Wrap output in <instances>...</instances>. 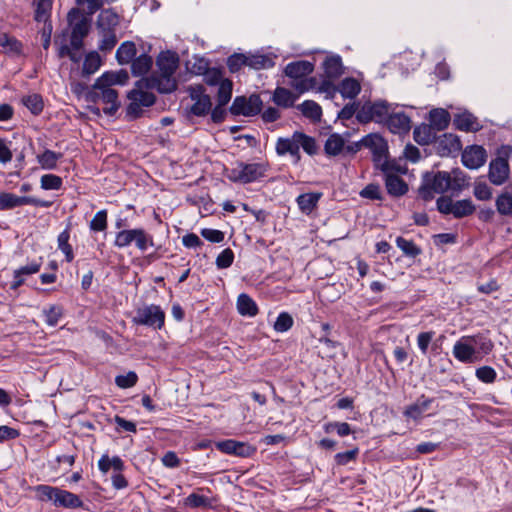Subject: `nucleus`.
Here are the masks:
<instances>
[{"label":"nucleus","mask_w":512,"mask_h":512,"mask_svg":"<svg viewBox=\"0 0 512 512\" xmlns=\"http://www.w3.org/2000/svg\"><path fill=\"white\" fill-rule=\"evenodd\" d=\"M466 186V175L459 169H455L451 173L431 171L423 175L418 194L424 201H430L435 194H443L447 191L459 192Z\"/></svg>","instance_id":"nucleus-1"},{"label":"nucleus","mask_w":512,"mask_h":512,"mask_svg":"<svg viewBox=\"0 0 512 512\" xmlns=\"http://www.w3.org/2000/svg\"><path fill=\"white\" fill-rule=\"evenodd\" d=\"M158 73L149 78H142L138 85L146 89H157L160 93H171L177 89L175 72L179 66V57L171 51L161 52L157 57Z\"/></svg>","instance_id":"nucleus-2"},{"label":"nucleus","mask_w":512,"mask_h":512,"mask_svg":"<svg viewBox=\"0 0 512 512\" xmlns=\"http://www.w3.org/2000/svg\"><path fill=\"white\" fill-rule=\"evenodd\" d=\"M300 148L311 156L318 151L316 140L300 131H295L290 137H279L275 145L277 155L289 154L294 164H298L301 160Z\"/></svg>","instance_id":"nucleus-3"},{"label":"nucleus","mask_w":512,"mask_h":512,"mask_svg":"<svg viewBox=\"0 0 512 512\" xmlns=\"http://www.w3.org/2000/svg\"><path fill=\"white\" fill-rule=\"evenodd\" d=\"M268 169L269 165L266 162L245 163L237 161L226 170V177L234 183L249 184L265 177Z\"/></svg>","instance_id":"nucleus-4"},{"label":"nucleus","mask_w":512,"mask_h":512,"mask_svg":"<svg viewBox=\"0 0 512 512\" xmlns=\"http://www.w3.org/2000/svg\"><path fill=\"white\" fill-rule=\"evenodd\" d=\"M313 70V63L300 60L287 64L284 72L287 77L294 80L291 86L299 93H304L310 89H314L317 85V79L315 77L306 78Z\"/></svg>","instance_id":"nucleus-5"},{"label":"nucleus","mask_w":512,"mask_h":512,"mask_svg":"<svg viewBox=\"0 0 512 512\" xmlns=\"http://www.w3.org/2000/svg\"><path fill=\"white\" fill-rule=\"evenodd\" d=\"M361 146L368 148L373 155L375 166L380 170H390L391 163L395 162L388 158L387 141L378 133H370L356 143V150Z\"/></svg>","instance_id":"nucleus-6"},{"label":"nucleus","mask_w":512,"mask_h":512,"mask_svg":"<svg viewBox=\"0 0 512 512\" xmlns=\"http://www.w3.org/2000/svg\"><path fill=\"white\" fill-rule=\"evenodd\" d=\"M132 243L141 252H145L148 248L155 246L153 236L143 228L123 229L116 233L115 247L123 249Z\"/></svg>","instance_id":"nucleus-7"},{"label":"nucleus","mask_w":512,"mask_h":512,"mask_svg":"<svg viewBox=\"0 0 512 512\" xmlns=\"http://www.w3.org/2000/svg\"><path fill=\"white\" fill-rule=\"evenodd\" d=\"M393 109V104L386 100H377L374 102H365L358 110L356 119L359 123L367 124L375 122L385 124V121Z\"/></svg>","instance_id":"nucleus-8"},{"label":"nucleus","mask_w":512,"mask_h":512,"mask_svg":"<svg viewBox=\"0 0 512 512\" xmlns=\"http://www.w3.org/2000/svg\"><path fill=\"white\" fill-rule=\"evenodd\" d=\"M511 153V147L503 146L498 151L496 158L489 163L488 179L495 186H501L507 182L510 175L508 158Z\"/></svg>","instance_id":"nucleus-9"},{"label":"nucleus","mask_w":512,"mask_h":512,"mask_svg":"<svg viewBox=\"0 0 512 512\" xmlns=\"http://www.w3.org/2000/svg\"><path fill=\"white\" fill-rule=\"evenodd\" d=\"M132 322L153 329H161L165 322V312L158 305H146L136 310Z\"/></svg>","instance_id":"nucleus-10"},{"label":"nucleus","mask_w":512,"mask_h":512,"mask_svg":"<svg viewBox=\"0 0 512 512\" xmlns=\"http://www.w3.org/2000/svg\"><path fill=\"white\" fill-rule=\"evenodd\" d=\"M23 205L47 208L51 206V202L31 196H17L9 192L0 193V211L11 210Z\"/></svg>","instance_id":"nucleus-11"},{"label":"nucleus","mask_w":512,"mask_h":512,"mask_svg":"<svg viewBox=\"0 0 512 512\" xmlns=\"http://www.w3.org/2000/svg\"><path fill=\"white\" fill-rule=\"evenodd\" d=\"M390 165V170H381L384 173L386 190L393 197H401L408 191L407 183L397 175L398 172H403V170L396 162Z\"/></svg>","instance_id":"nucleus-12"},{"label":"nucleus","mask_w":512,"mask_h":512,"mask_svg":"<svg viewBox=\"0 0 512 512\" xmlns=\"http://www.w3.org/2000/svg\"><path fill=\"white\" fill-rule=\"evenodd\" d=\"M261 108L262 100L260 96L257 94H252L248 98L245 96H237L230 107V112L233 115H243L249 117L260 113Z\"/></svg>","instance_id":"nucleus-13"},{"label":"nucleus","mask_w":512,"mask_h":512,"mask_svg":"<svg viewBox=\"0 0 512 512\" xmlns=\"http://www.w3.org/2000/svg\"><path fill=\"white\" fill-rule=\"evenodd\" d=\"M89 97L93 102L102 101L108 105L103 109L106 115H114L120 107L118 92L111 87L93 88Z\"/></svg>","instance_id":"nucleus-14"},{"label":"nucleus","mask_w":512,"mask_h":512,"mask_svg":"<svg viewBox=\"0 0 512 512\" xmlns=\"http://www.w3.org/2000/svg\"><path fill=\"white\" fill-rule=\"evenodd\" d=\"M215 447L223 453L239 457H250L256 451V448L250 444L233 439L218 441L215 443Z\"/></svg>","instance_id":"nucleus-15"},{"label":"nucleus","mask_w":512,"mask_h":512,"mask_svg":"<svg viewBox=\"0 0 512 512\" xmlns=\"http://www.w3.org/2000/svg\"><path fill=\"white\" fill-rule=\"evenodd\" d=\"M461 160L463 165L468 169H478L485 164L487 152L482 146L471 145L464 149Z\"/></svg>","instance_id":"nucleus-16"},{"label":"nucleus","mask_w":512,"mask_h":512,"mask_svg":"<svg viewBox=\"0 0 512 512\" xmlns=\"http://www.w3.org/2000/svg\"><path fill=\"white\" fill-rule=\"evenodd\" d=\"M397 105L393 104V109L390 111L385 124L388 129L394 134H404L411 129V119L404 112H395Z\"/></svg>","instance_id":"nucleus-17"},{"label":"nucleus","mask_w":512,"mask_h":512,"mask_svg":"<svg viewBox=\"0 0 512 512\" xmlns=\"http://www.w3.org/2000/svg\"><path fill=\"white\" fill-rule=\"evenodd\" d=\"M436 148L441 156H448L461 149V142L458 136L445 133L436 141Z\"/></svg>","instance_id":"nucleus-18"},{"label":"nucleus","mask_w":512,"mask_h":512,"mask_svg":"<svg viewBox=\"0 0 512 512\" xmlns=\"http://www.w3.org/2000/svg\"><path fill=\"white\" fill-rule=\"evenodd\" d=\"M453 355L457 360L463 363H471L478 360V357L474 355V350L467 336L462 337L454 344Z\"/></svg>","instance_id":"nucleus-19"},{"label":"nucleus","mask_w":512,"mask_h":512,"mask_svg":"<svg viewBox=\"0 0 512 512\" xmlns=\"http://www.w3.org/2000/svg\"><path fill=\"white\" fill-rule=\"evenodd\" d=\"M129 79L127 71L120 70L118 72H105L100 76L95 83L93 88H105L111 87L112 85H124Z\"/></svg>","instance_id":"nucleus-20"},{"label":"nucleus","mask_w":512,"mask_h":512,"mask_svg":"<svg viewBox=\"0 0 512 512\" xmlns=\"http://www.w3.org/2000/svg\"><path fill=\"white\" fill-rule=\"evenodd\" d=\"M57 497L55 498V506L64 508H81L83 501L74 493L57 487Z\"/></svg>","instance_id":"nucleus-21"},{"label":"nucleus","mask_w":512,"mask_h":512,"mask_svg":"<svg viewBox=\"0 0 512 512\" xmlns=\"http://www.w3.org/2000/svg\"><path fill=\"white\" fill-rule=\"evenodd\" d=\"M451 121L448 111L442 108H436L429 113V126L435 131L445 130Z\"/></svg>","instance_id":"nucleus-22"},{"label":"nucleus","mask_w":512,"mask_h":512,"mask_svg":"<svg viewBox=\"0 0 512 512\" xmlns=\"http://www.w3.org/2000/svg\"><path fill=\"white\" fill-rule=\"evenodd\" d=\"M432 402L433 399L421 396L415 403L407 406L403 414L407 418L418 420L421 418L422 414L428 410Z\"/></svg>","instance_id":"nucleus-23"},{"label":"nucleus","mask_w":512,"mask_h":512,"mask_svg":"<svg viewBox=\"0 0 512 512\" xmlns=\"http://www.w3.org/2000/svg\"><path fill=\"white\" fill-rule=\"evenodd\" d=\"M325 77L337 79L343 74L341 57L338 55L329 56L323 62Z\"/></svg>","instance_id":"nucleus-24"},{"label":"nucleus","mask_w":512,"mask_h":512,"mask_svg":"<svg viewBox=\"0 0 512 512\" xmlns=\"http://www.w3.org/2000/svg\"><path fill=\"white\" fill-rule=\"evenodd\" d=\"M473 350L474 355L478 357V359L481 357V355H487L489 354L493 349V343L492 341L482 335H475V336H467Z\"/></svg>","instance_id":"nucleus-25"},{"label":"nucleus","mask_w":512,"mask_h":512,"mask_svg":"<svg viewBox=\"0 0 512 512\" xmlns=\"http://www.w3.org/2000/svg\"><path fill=\"white\" fill-rule=\"evenodd\" d=\"M119 24V15L113 9H104L97 18L99 30H115Z\"/></svg>","instance_id":"nucleus-26"},{"label":"nucleus","mask_w":512,"mask_h":512,"mask_svg":"<svg viewBox=\"0 0 512 512\" xmlns=\"http://www.w3.org/2000/svg\"><path fill=\"white\" fill-rule=\"evenodd\" d=\"M238 313L246 317H254L258 314L256 302L247 294L242 293L237 298Z\"/></svg>","instance_id":"nucleus-27"},{"label":"nucleus","mask_w":512,"mask_h":512,"mask_svg":"<svg viewBox=\"0 0 512 512\" xmlns=\"http://www.w3.org/2000/svg\"><path fill=\"white\" fill-rule=\"evenodd\" d=\"M321 197L322 193L320 192L304 193L297 197L296 202L303 213L310 214L317 206Z\"/></svg>","instance_id":"nucleus-28"},{"label":"nucleus","mask_w":512,"mask_h":512,"mask_svg":"<svg viewBox=\"0 0 512 512\" xmlns=\"http://www.w3.org/2000/svg\"><path fill=\"white\" fill-rule=\"evenodd\" d=\"M136 86H137V89L130 91L128 94V98L131 101L138 102V104L140 106H144V107L152 106L156 101L155 95L151 92L144 91L143 88H146L145 85H142V87H140L137 82Z\"/></svg>","instance_id":"nucleus-29"},{"label":"nucleus","mask_w":512,"mask_h":512,"mask_svg":"<svg viewBox=\"0 0 512 512\" xmlns=\"http://www.w3.org/2000/svg\"><path fill=\"white\" fill-rule=\"evenodd\" d=\"M198 73L204 75V82L209 86L219 85L224 80L222 72L217 68H208L207 63L200 62Z\"/></svg>","instance_id":"nucleus-30"},{"label":"nucleus","mask_w":512,"mask_h":512,"mask_svg":"<svg viewBox=\"0 0 512 512\" xmlns=\"http://www.w3.org/2000/svg\"><path fill=\"white\" fill-rule=\"evenodd\" d=\"M247 56V66L255 69H268L274 66V61L267 55L259 54V53H246Z\"/></svg>","instance_id":"nucleus-31"},{"label":"nucleus","mask_w":512,"mask_h":512,"mask_svg":"<svg viewBox=\"0 0 512 512\" xmlns=\"http://www.w3.org/2000/svg\"><path fill=\"white\" fill-rule=\"evenodd\" d=\"M298 110L301 111L303 116L312 120L313 122H319L322 116L321 106L313 100H306L298 105Z\"/></svg>","instance_id":"nucleus-32"},{"label":"nucleus","mask_w":512,"mask_h":512,"mask_svg":"<svg viewBox=\"0 0 512 512\" xmlns=\"http://www.w3.org/2000/svg\"><path fill=\"white\" fill-rule=\"evenodd\" d=\"M71 224L69 223L64 231H62L57 238L58 249L65 255L67 262H72L74 253L72 246L69 244Z\"/></svg>","instance_id":"nucleus-33"},{"label":"nucleus","mask_w":512,"mask_h":512,"mask_svg":"<svg viewBox=\"0 0 512 512\" xmlns=\"http://www.w3.org/2000/svg\"><path fill=\"white\" fill-rule=\"evenodd\" d=\"M136 55V46L131 41L123 42L116 51V59L120 65L130 63Z\"/></svg>","instance_id":"nucleus-34"},{"label":"nucleus","mask_w":512,"mask_h":512,"mask_svg":"<svg viewBox=\"0 0 512 512\" xmlns=\"http://www.w3.org/2000/svg\"><path fill=\"white\" fill-rule=\"evenodd\" d=\"M63 157L62 153H57L49 149H45L43 153L37 155V161L41 168L53 170L57 167V162Z\"/></svg>","instance_id":"nucleus-35"},{"label":"nucleus","mask_w":512,"mask_h":512,"mask_svg":"<svg viewBox=\"0 0 512 512\" xmlns=\"http://www.w3.org/2000/svg\"><path fill=\"white\" fill-rule=\"evenodd\" d=\"M338 91L344 98L354 99L361 91L359 82L354 78H345L341 81Z\"/></svg>","instance_id":"nucleus-36"},{"label":"nucleus","mask_w":512,"mask_h":512,"mask_svg":"<svg viewBox=\"0 0 512 512\" xmlns=\"http://www.w3.org/2000/svg\"><path fill=\"white\" fill-rule=\"evenodd\" d=\"M296 99L297 96H295L290 90L283 87H277L273 94L274 103L284 108L292 107Z\"/></svg>","instance_id":"nucleus-37"},{"label":"nucleus","mask_w":512,"mask_h":512,"mask_svg":"<svg viewBox=\"0 0 512 512\" xmlns=\"http://www.w3.org/2000/svg\"><path fill=\"white\" fill-rule=\"evenodd\" d=\"M153 60L147 54H141L132 60L131 71L134 76H142L146 74L152 67Z\"/></svg>","instance_id":"nucleus-38"},{"label":"nucleus","mask_w":512,"mask_h":512,"mask_svg":"<svg viewBox=\"0 0 512 512\" xmlns=\"http://www.w3.org/2000/svg\"><path fill=\"white\" fill-rule=\"evenodd\" d=\"M414 140L420 145H428L436 139V132L429 125H421L414 129Z\"/></svg>","instance_id":"nucleus-39"},{"label":"nucleus","mask_w":512,"mask_h":512,"mask_svg":"<svg viewBox=\"0 0 512 512\" xmlns=\"http://www.w3.org/2000/svg\"><path fill=\"white\" fill-rule=\"evenodd\" d=\"M476 211V206L471 199H462L454 201L453 216L460 219L472 215Z\"/></svg>","instance_id":"nucleus-40"},{"label":"nucleus","mask_w":512,"mask_h":512,"mask_svg":"<svg viewBox=\"0 0 512 512\" xmlns=\"http://www.w3.org/2000/svg\"><path fill=\"white\" fill-rule=\"evenodd\" d=\"M192 101L194 103L189 109L190 114L197 117H204L211 111L212 102L210 96H202V99Z\"/></svg>","instance_id":"nucleus-41"},{"label":"nucleus","mask_w":512,"mask_h":512,"mask_svg":"<svg viewBox=\"0 0 512 512\" xmlns=\"http://www.w3.org/2000/svg\"><path fill=\"white\" fill-rule=\"evenodd\" d=\"M101 66V58L96 51L89 52L84 59L82 75L90 76L94 74Z\"/></svg>","instance_id":"nucleus-42"},{"label":"nucleus","mask_w":512,"mask_h":512,"mask_svg":"<svg viewBox=\"0 0 512 512\" xmlns=\"http://www.w3.org/2000/svg\"><path fill=\"white\" fill-rule=\"evenodd\" d=\"M33 5L35 6L34 19L37 22H46L50 17L52 0H34Z\"/></svg>","instance_id":"nucleus-43"},{"label":"nucleus","mask_w":512,"mask_h":512,"mask_svg":"<svg viewBox=\"0 0 512 512\" xmlns=\"http://www.w3.org/2000/svg\"><path fill=\"white\" fill-rule=\"evenodd\" d=\"M453 123L458 130L468 132L476 129L477 120L470 113H462L456 115Z\"/></svg>","instance_id":"nucleus-44"},{"label":"nucleus","mask_w":512,"mask_h":512,"mask_svg":"<svg viewBox=\"0 0 512 512\" xmlns=\"http://www.w3.org/2000/svg\"><path fill=\"white\" fill-rule=\"evenodd\" d=\"M396 245L407 257L415 258L422 252L421 248L412 240L405 239L402 236L396 238Z\"/></svg>","instance_id":"nucleus-45"},{"label":"nucleus","mask_w":512,"mask_h":512,"mask_svg":"<svg viewBox=\"0 0 512 512\" xmlns=\"http://www.w3.org/2000/svg\"><path fill=\"white\" fill-rule=\"evenodd\" d=\"M344 144V139L339 134H332L326 140L324 150L326 154L336 156L341 153Z\"/></svg>","instance_id":"nucleus-46"},{"label":"nucleus","mask_w":512,"mask_h":512,"mask_svg":"<svg viewBox=\"0 0 512 512\" xmlns=\"http://www.w3.org/2000/svg\"><path fill=\"white\" fill-rule=\"evenodd\" d=\"M0 47L5 53H20L21 43L13 36L6 33H0Z\"/></svg>","instance_id":"nucleus-47"},{"label":"nucleus","mask_w":512,"mask_h":512,"mask_svg":"<svg viewBox=\"0 0 512 512\" xmlns=\"http://www.w3.org/2000/svg\"><path fill=\"white\" fill-rule=\"evenodd\" d=\"M101 40L99 43V50L102 52L111 51L117 44V37L115 30H100Z\"/></svg>","instance_id":"nucleus-48"},{"label":"nucleus","mask_w":512,"mask_h":512,"mask_svg":"<svg viewBox=\"0 0 512 512\" xmlns=\"http://www.w3.org/2000/svg\"><path fill=\"white\" fill-rule=\"evenodd\" d=\"M232 88L233 83L229 79H224L220 83L217 93V104H220V106H225L231 100Z\"/></svg>","instance_id":"nucleus-49"},{"label":"nucleus","mask_w":512,"mask_h":512,"mask_svg":"<svg viewBox=\"0 0 512 512\" xmlns=\"http://www.w3.org/2000/svg\"><path fill=\"white\" fill-rule=\"evenodd\" d=\"M22 103L31 113L38 115L43 110V100L39 94H32L22 98Z\"/></svg>","instance_id":"nucleus-50"},{"label":"nucleus","mask_w":512,"mask_h":512,"mask_svg":"<svg viewBox=\"0 0 512 512\" xmlns=\"http://www.w3.org/2000/svg\"><path fill=\"white\" fill-rule=\"evenodd\" d=\"M36 491L37 498L40 501H51L55 504V498L57 497V487L49 486V485H37L34 487Z\"/></svg>","instance_id":"nucleus-51"},{"label":"nucleus","mask_w":512,"mask_h":512,"mask_svg":"<svg viewBox=\"0 0 512 512\" xmlns=\"http://www.w3.org/2000/svg\"><path fill=\"white\" fill-rule=\"evenodd\" d=\"M63 315V310L58 305H51L43 310L44 321L49 326H56Z\"/></svg>","instance_id":"nucleus-52"},{"label":"nucleus","mask_w":512,"mask_h":512,"mask_svg":"<svg viewBox=\"0 0 512 512\" xmlns=\"http://www.w3.org/2000/svg\"><path fill=\"white\" fill-rule=\"evenodd\" d=\"M294 320L292 316L287 312H281L274 325L273 328L276 332L284 333L287 332L293 326Z\"/></svg>","instance_id":"nucleus-53"},{"label":"nucleus","mask_w":512,"mask_h":512,"mask_svg":"<svg viewBox=\"0 0 512 512\" xmlns=\"http://www.w3.org/2000/svg\"><path fill=\"white\" fill-rule=\"evenodd\" d=\"M473 195L480 201H488L492 198V188L486 183L477 181L474 183Z\"/></svg>","instance_id":"nucleus-54"},{"label":"nucleus","mask_w":512,"mask_h":512,"mask_svg":"<svg viewBox=\"0 0 512 512\" xmlns=\"http://www.w3.org/2000/svg\"><path fill=\"white\" fill-rule=\"evenodd\" d=\"M227 66L231 73L238 72L243 66H247V56L243 53H234L227 59Z\"/></svg>","instance_id":"nucleus-55"},{"label":"nucleus","mask_w":512,"mask_h":512,"mask_svg":"<svg viewBox=\"0 0 512 512\" xmlns=\"http://www.w3.org/2000/svg\"><path fill=\"white\" fill-rule=\"evenodd\" d=\"M89 228L94 232H102L107 228V211H98L90 221Z\"/></svg>","instance_id":"nucleus-56"},{"label":"nucleus","mask_w":512,"mask_h":512,"mask_svg":"<svg viewBox=\"0 0 512 512\" xmlns=\"http://www.w3.org/2000/svg\"><path fill=\"white\" fill-rule=\"evenodd\" d=\"M184 503L191 508H207L211 506V501L208 497L197 493L190 494Z\"/></svg>","instance_id":"nucleus-57"},{"label":"nucleus","mask_w":512,"mask_h":512,"mask_svg":"<svg viewBox=\"0 0 512 512\" xmlns=\"http://www.w3.org/2000/svg\"><path fill=\"white\" fill-rule=\"evenodd\" d=\"M62 178L54 174H45L41 177V188L45 190H59L62 187Z\"/></svg>","instance_id":"nucleus-58"},{"label":"nucleus","mask_w":512,"mask_h":512,"mask_svg":"<svg viewBox=\"0 0 512 512\" xmlns=\"http://www.w3.org/2000/svg\"><path fill=\"white\" fill-rule=\"evenodd\" d=\"M475 375L481 382L489 384L495 381L497 373L490 366H482L476 369Z\"/></svg>","instance_id":"nucleus-59"},{"label":"nucleus","mask_w":512,"mask_h":512,"mask_svg":"<svg viewBox=\"0 0 512 512\" xmlns=\"http://www.w3.org/2000/svg\"><path fill=\"white\" fill-rule=\"evenodd\" d=\"M138 381V376L135 372L130 371L125 375H118L115 378V383L118 387L126 389L133 387Z\"/></svg>","instance_id":"nucleus-60"},{"label":"nucleus","mask_w":512,"mask_h":512,"mask_svg":"<svg viewBox=\"0 0 512 512\" xmlns=\"http://www.w3.org/2000/svg\"><path fill=\"white\" fill-rule=\"evenodd\" d=\"M358 454L359 449L355 447L349 451L337 453L334 456V460L337 465L344 466L350 463L351 461H354L357 458Z\"/></svg>","instance_id":"nucleus-61"},{"label":"nucleus","mask_w":512,"mask_h":512,"mask_svg":"<svg viewBox=\"0 0 512 512\" xmlns=\"http://www.w3.org/2000/svg\"><path fill=\"white\" fill-rule=\"evenodd\" d=\"M234 261V252L230 248L224 249L216 258V266L219 269H226Z\"/></svg>","instance_id":"nucleus-62"},{"label":"nucleus","mask_w":512,"mask_h":512,"mask_svg":"<svg viewBox=\"0 0 512 512\" xmlns=\"http://www.w3.org/2000/svg\"><path fill=\"white\" fill-rule=\"evenodd\" d=\"M360 196L370 200H381V190L378 184H368L360 191Z\"/></svg>","instance_id":"nucleus-63"},{"label":"nucleus","mask_w":512,"mask_h":512,"mask_svg":"<svg viewBox=\"0 0 512 512\" xmlns=\"http://www.w3.org/2000/svg\"><path fill=\"white\" fill-rule=\"evenodd\" d=\"M435 335L434 331H426L421 332L417 336V345L422 352V354H426L428 351V347Z\"/></svg>","instance_id":"nucleus-64"}]
</instances>
